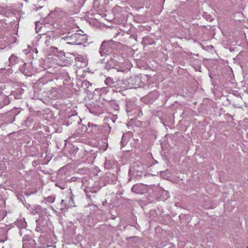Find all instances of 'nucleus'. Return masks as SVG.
<instances>
[{
	"label": "nucleus",
	"mask_w": 248,
	"mask_h": 248,
	"mask_svg": "<svg viewBox=\"0 0 248 248\" xmlns=\"http://www.w3.org/2000/svg\"><path fill=\"white\" fill-rule=\"evenodd\" d=\"M88 126H89V127H93V128H94L95 130V129H96V128H97V125H96V124H91V123H89V124H88Z\"/></svg>",
	"instance_id": "aec40b11"
},
{
	"label": "nucleus",
	"mask_w": 248,
	"mask_h": 248,
	"mask_svg": "<svg viewBox=\"0 0 248 248\" xmlns=\"http://www.w3.org/2000/svg\"><path fill=\"white\" fill-rule=\"evenodd\" d=\"M135 108L134 103L131 101H128L126 104V110L127 112L132 111V110Z\"/></svg>",
	"instance_id": "ddd939ff"
},
{
	"label": "nucleus",
	"mask_w": 248,
	"mask_h": 248,
	"mask_svg": "<svg viewBox=\"0 0 248 248\" xmlns=\"http://www.w3.org/2000/svg\"><path fill=\"white\" fill-rule=\"evenodd\" d=\"M34 212H35L36 213L39 214L40 212H42V207L40 205H37L35 206Z\"/></svg>",
	"instance_id": "a211bd4d"
},
{
	"label": "nucleus",
	"mask_w": 248,
	"mask_h": 248,
	"mask_svg": "<svg viewBox=\"0 0 248 248\" xmlns=\"http://www.w3.org/2000/svg\"><path fill=\"white\" fill-rule=\"evenodd\" d=\"M50 92H51V93L52 92L57 93V89L55 88H52Z\"/></svg>",
	"instance_id": "bb28decb"
},
{
	"label": "nucleus",
	"mask_w": 248,
	"mask_h": 248,
	"mask_svg": "<svg viewBox=\"0 0 248 248\" xmlns=\"http://www.w3.org/2000/svg\"><path fill=\"white\" fill-rule=\"evenodd\" d=\"M70 198L71 199V200L72 202H73V199L72 198V197H70Z\"/></svg>",
	"instance_id": "473e14b6"
},
{
	"label": "nucleus",
	"mask_w": 248,
	"mask_h": 248,
	"mask_svg": "<svg viewBox=\"0 0 248 248\" xmlns=\"http://www.w3.org/2000/svg\"><path fill=\"white\" fill-rule=\"evenodd\" d=\"M117 79L115 78V80L111 78L108 77L106 78L105 83L106 85L109 86L111 87H116Z\"/></svg>",
	"instance_id": "9d476101"
},
{
	"label": "nucleus",
	"mask_w": 248,
	"mask_h": 248,
	"mask_svg": "<svg viewBox=\"0 0 248 248\" xmlns=\"http://www.w3.org/2000/svg\"><path fill=\"white\" fill-rule=\"evenodd\" d=\"M110 61L107 62L105 66V69L108 70L110 69L115 70V68L114 66H115V64L114 60H112L111 58H110Z\"/></svg>",
	"instance_id": "f8f14e48"
},
{
	"label": "nucleus",
	"mask_w": 248,
	"mask_h": 248,
	"mask_svg": "<svg viewBox=\"0 0 248 248\" xmlns=\"http://www.w3.org/2000/svg\"><path fill=\"white\" fill-rule=\"evenodd\" d=\"M55 199V197H54L53 196H48V197L46 198L45 200L47 202H48L50 203H53L54 202Z\"/></svg>",
	"instance_id": "dca6fc26"
},
{
	"label": "nucleus",
	"mask_w": 248,
	"mask_h": 248,
	"mask_svg": "<svg viewBox=\"0 0 248 248\" xmlns=\"http://www.w3.org/2000/svg\"><path fill=\"white\" fill-rule=\"evenodd\" d=\"M62 39L64 40L68 44L81 45L86 40V37L80 33H75L70 34V33L68 32L67 35L62 37Z\"/></svg>",
	"instance_id": "f03ea898"
},
{
	"label": "nucleus",
	"mask_w": 248,
	"mask_h": 248,
	"mask_svg": "<svg viewBox=\"0 0 248 248\" xmlns=\"http://www.w3.org/2000/svg\"><path fill=\"white\" fill-rule=\"evenodd\" d=\"M104 167L106 169L109 170L111 168L110 161L108 160H106L104 163Z\"/></svg>",
	"instance_id": "f3484780"
},
{
	"label": "nucleus",
	"mask_w": 248,
	"mask_h": 248,
	"mask_svg": "<svg viewBox=\"0 0 248 248\" xmlns=\"http://www.w3.org/2000/svg\"><path fill=\"white\" fill-rule=\"evenodd\" d=\"M40 82V80L38 81V82L39 84Z\"/></svg>",
	"instance_id": "f704fd0d"
},
{
	"label": "nucleus",
	"mask_w": 248,
	"mask_h": 248,
	"mask_svg": "<svg viewBox=\"0 0 248 248\" xmlns=\"http://www.w3.org/2000/svg\"><path fill=\"white\" fill-rule=\"evenodd\" d=\"M61 205L62 207H66V202L64 200H62L61 202Z\"/></svg>",
	"instance_id": "412c9836"
},
{
	"label": "nucleus",
	"mask_w": 248,
	"mask_h": 248,
	"mask_svg": "<svg viewBox=\"0 0 248 248\" xmlns=\"http://www.w3.org/2000/svg\"><path fill=\"white\" fill-rule=\"evenodd\" d=\"M105 130L109 132L111 129V127L109 126L108 124H106L105 126Z\"/></svg>",
	"instance_id": "4be33fe9"
},
{
	"label": "nucleus",
	"mask_w": 248,
	"mask_h": 248,
	"mask_svg": "<svg viewBox=\"0 0 248 248\" xmlns=\"http://www.w3.org/2000/svg\"><path fill=\"white\" fill-rule=\"evenodd\" d=\"M137 175H141V174H142V171L141 170H137Z\"/></svg>",
	"instance_id": "a878e982"
},
{
	"label": "nucleus",
	"mask_w": 248,
	"mask_h": 248,
	"mask_svg": "<svg viewBox=\"0 0 248 248\" xmlns=\"http://www.w3.org/2000/svg\"><path fill=\"white\" fill-rule=\"evenodd\" d=\"M137 79L139 80V78L136 76L132 77L127 79L124 80L117 78L116 83L117 88L122 90H125L128 88H133L136 84L133 82L130 84V82H132L133 80H136Z\"/></svg>",
	"instance_id": "7ed1b4c3"
},
{
	"label": "nucleus",
	"mask_w": 248,
	"mask_h": 248,
	"mask_svg": "<svg viewBox=\"0 0 248 248\" xmlns=\"http://www.w3.org/2000/svg\"><path fill=\"white\" fill-rule=\"evenodd\" d=\"M43 35L44 36L45 44L47 46H49L50 44V42L51 40V37L46 34H43Z\"/></svg>",
	"instance_id": "2eb2a0df"
},
{
	"label": "nucleus",
	"mask_w": 248,
	"mask_h": 248,
	"mask_svg": "<svg viewBox=\"0 0 248 248\" xmlns=\"http://www.w3.org/2000/svg\"><path fill=\"white\" fill-rule=\"evenodd\" d=\"M150 186H152V185L148 186L142 184H135L132 187L131 190L135 193L143 194L149 190Z\"/></svg>",
	"instance_id": "20e7f679"
},
{
	"label": "nucleus",
	"mask_w": 248,
	"mask_h": 248,
	"mask_svg": "<svg viewBox=\"0 0 248 248\" xmlns=\"http://www.w3.org/2000/svg\"><path fill=\"white\" fill-rule=\"evenodd\" d=\"M140 81V79L139 78V80H138V79H137V80H133V81H132V82H130V84H131V83H132V82H133V83H135L136 84L134 85V87H133V88H136V86L137 85V83H136V82H137V81Z\"/></svg>",
	"instance_id": "5701e85b"
},
{
	"label": "nucleus",
	"mask_w": 248,
	"mask_h": 248,
	"mask_svg": "<svg viewBox=\"0 0 248 248\" xmlns=\"http://www.w3.org/2000/svg\"><path fill=\"white\" fill-rule=\"evenodd\" d=\"M26 63H24V64H23V66H26Z\"/></svg>",
	"instance_id": "72a5a7b5"
},
{
	"label": "nucleus",
	"mask_w": 248,
	"mask_h": 248,
	"mask_svg": "<svg viewBox=\"0 0 248 248\" xmlns=\"http://www.w3.org/2000/svg\"><path fill=\"white\" fill-rule=\"evenodd\" d=\"M36 244L35 241L29 235H25L23 237V247L24 248H33Z\"/></svg>",
	"instance_id": "39448f33"
},
{
	"label": "nucleus",
	"mask_w": 248,
	"mask_h": 248,
	"mask_svg": "<svg viewBox=\"0 0 248 248\" xmlns=\"http://www.w3.org/2000/svg\"><path fill=\"white\" fill-rule=\"evenodd\" d=\"M142 45L147 46L149 45H152L155 44V41L152 38L149 36H145L142 38L141 42Z\"/></svg>",
	"instance_id": "1a4fd4ad"
},
{
	"label": "nucleus",
	"mask_w": 248,
	"mask_h": 248,
	"mask_svg": "<svg viewBox=\"0 0 248 248\" xmlns=\"http://www.w3.org/2000/svg\"><path fill=\"white\" fill-rule=\"evenodd\" d=\"M56 186L58 187H59L62 189H63L65 188V184H62L61 183H57L56 184Z\"/></svg>",
	"instance_id": "6ab92c4d"
},
{
	"label": "nucleus",
	"mask_w": 248,
	"mask_h": 248,
	"mask_svg": "<svg viewBox=\"0 0 248 248\" xmlns=\"http://www.w3.org/2000/svg\"><path fill=\"white\" fill-rule=\"evenodd\" d=\"M36 230L37 231H38V232H39V228H38V227H36Z\"/></svg>",
	"instance_id": "7c9ffc66"
},
{
	"label": "nucleus",
	"mask_w": 248,
	"mask_h": 248,
	"mask_svg": "<svg viewBox=\"0 0 248 248\" xmlns=\"http://www.w3.org/2000/svg\"><path fill=\"white\" fill-rule=\"evenodd\" d=\"M164 192L165 193V195H168L169 194V192L168 191H165Z\"/></svg>",
	"instance_id": "c756f323"
},
{
	"label": "nucleus",
	"mask_w": 248,
	"mask_h": 248,
	"mask_svg": "<svg viewBox=\"0 0 248 248\" xmlns=\"http://www.w3.org/2000/svg\"><path fill=\"white\" fill-rule=\"evenodd\" d=\"M10 103V99L8 96L0 95V108L4 106L8 105Z\"/></svg>",
	"instance_id": "0eeeda50"
},
{
	"label": "nucleus",
	"mask_w": 248,
	"mask_h": 248,
	"mask_svg": "<svg viewBox=\"0 0 248 248\" xmlns=\"http://www.w3.org/2000/svg\"><path fill=\"white\" fill-rule=\"evenodd\" d=\"M9 61L11 64L15 65L18 62V59L15 55H11L9 58Z\"/></svg>",
	"instance_id": "4468645a"
},
{
	"label": "nucleus",
	"mask_w": 248,
	"mask_h": 248,
	"mask_svg": "<svg viewBox=\"0 0 248 248\" xmlns=\"http://www.w3.org/2000/svg\"><path fill=\"white\" fill-rule=\"evenodd\" d=\"M101 188V187L98 186V185H96V183H95V185L94 186H93L91 188H88L85 189V191L87 194V196H88V193L89 192H91V193H96L97 191H98Z\"/></svg>",
	"instance_id": "9b49d317"
},
{
	"label": "nucleus",
	"mask_w": 248,
	"mask_h": 248,
	"mask_svg": "<svg viewBox=\"0 0 248 248\" xmlns=\"http://www.w3.org/2000/svg\"><path fill=\"white\" fill-rule=\"evenodd\" d=\"M121 143L122 144L126 143V141L125 140L124 136H123L122 137Z\"/></svg>",
	"instance_id": "b1692460"
},
{
	"label": "nucleus",
	"mask_w": 248,
	"mask_h": 248,
	"mask_svg": "<svg viewBox=\"0 0 248 248\" xmlns=\"http://www.w3.org/2000/svg\"><path fill=\"white\" fill-rule=\"evenodd\" d=\"M106 179L108 183L112 184L117 181V177L115 174L108 172L106 173Z\"/></svg>",
	"instance_id": "6e6552de"
},
{
	"label": "nucleus",
	"mask_w": 248,
	"mask_h": 248,
	"mask_svg": "<svg viewBox=\"0 0 248 248\" xmlns=\"http://www.w3.org/2000/svg\"><path fill=\"white\" fill-rule=\"evenodd\" d=\"M136 170L135 168L133 169V170L132 169L129 170V173L132 174L133 172H134V171Z\"/></svg>",
	"instance_id": "cd10ccee"
},
{
	"label": "nucleus",
	"mask_w": 248,
	"mask_h": 248,
	"mask_svg": "<svg viewBox=\"0 0 248 248\" xmlns=\"http://www.w3.org/2000/svg\"><path fill=\"white\" fill-rule=\"evenodd\" d=\"M112 121L114 123L115 122V120L113 118L112 119Z\"/></svg>",
	"instance_id": "2f4dec72"
},
{
	"label": "nucleus",
	"mask_w": 248,
	"mask_h": 248,
	"mask_svg": "<svg viewBox=\"0 0 248 248\" xmlns=\"http://www.w3.org/2000/svg\"><path fill=\"white\" fill-rule=\"evenodd\" d=\"M117 43L112 40L104 41L99 48V53L102 57H106L110 54L116 47Z\"/></svg>",
	"instance_id": "f257e3e1"
},
{
	"label": "nucleus",
	"mask_w": 248,
	"mask_h": 248,
	"mask_svg": "<svg viewBox=\"0 0 248 248\" xmlns=\"http://www.w3.org/2000/svg\"><path fill=\"white\" fill-rule=\"evenodd\" d=\"M21 71H22V72L23 73H24L25 75H27V74L25 73V70H23V71L22 70H21Z\"/></svg>",
	"instance_id": "c85d7f7f"
},
{
	"label": "nucleus",
	"mask_w": 248,
	"mask_h": 248,
	"mask_svg": "<svg viewBox=\"0 0 248 248\" xmlns=\"http://www.w3.org/2000/svg\"><path fill=\"white\" fill-rule=\"evenodd\" d=\"M158 93L156 91H154L148 93L146 96L145 99L148 101L149 103H152L158 98Z\"/></svg>",
	"instance_id": "423d86ee"
},
{
	"label": "nucleus",
	"mask_w": 248,
	"mask_h": 248,
	"mask_svg": "<svg viewBox=\"0 0 248 248\" xmlns=\"http://www.w3.org/2000/svg\"><path fill=\"white\" fill-rule=\"evenodd\" d=\"M41 28V27H39L38 25L36 24V28H35V29H36V31L37 32H38L39 30H40V29Z\"/></svg>",
	"instance_id": "393cba45"
}]
</instances>
